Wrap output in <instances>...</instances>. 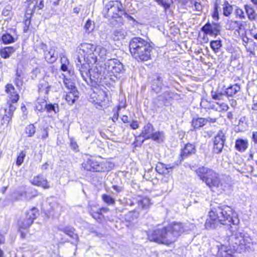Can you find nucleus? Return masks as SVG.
<instances>
[{"label": "nucleus", "instance_id": "nucleus-11", "mask_svg": "<svg viewBox=\"0 0 257 257\" xmlns=\"http://www.w3.org/2000/svg\"><path fill=\"white\" fill-rule=\"evenodd\" d=\"M144 140H152L156 142H162L165 139L164 133L163 131H155L153 125L148 122L143 128L140 134Z\"/></svg>", "mask_w": 257, "mask_h": 257}, {"label": "nucleus", "instance_id": "nucleus-15", "mask_svg": "<svg viewBox=\"0 0 257 257\" xmlns=\"http://www.w3.org/2000/svg\"><path fill=\"white\" fill-rule=\"evenodd\" d=\"M6 93L8 94V99L7 104L9 108L16 109V106L15 105L20 99V95L18 92L15 90L14 86L11 83H8L6 85Z\"/></svg>", "mask_w": 257, "mask_h": 257}, {"label": "nucleus", "instance_id": "nucleus-32", "mask_svg": "<svg viewBox=\"0 0 257 257\" xmlns=\"http://www.w3.org/2000/svg\"><path fill=\"white\" fill-rule=\"evenodd\" d=\"M211 95L212 98L217 101L221 102L227 99L225 94L221 92H218L212 90L211 91Z\"/></svg>", "mask_w": 257, "mask_h": 257}, {"label": "nucleus", "instance_id": "nucleus-54", "mask_svg": "<svg viewBox=\"0 0 257 257\" xmlns=\"http://www.w3.org/2000/svg\"><path fill=\"white\" fill-rule=\"evenodd\" d=\"M194 8L195 10L198 12H200L202 10V6L200 3L196 2L194 4Z\"/></svg>", "mask_w": 257, "mask_h": 257}, {"label": "nucleus", "instance_id": "nucleus-2", "mask_svg": "<svg viewBox=\"0 0 257 257\" xmlns=\"http://www.w3.org/2000/svg\"><path fill=\"white\" fill-rule=\"evenodd\" d=\"M77 51L81 57L78 56L76 66L80 72L86 71L98 61H104L107 54L106 48L89 43L81 44Z\"/></svg>", "mask_w": 257, "mask_h": 257}, {"label": "nucleus", "instance_id": "nucleus-28", "mask_svg": "<svg viewBox=\"0 0 257 257\" xmlns=\"http://www.w3.org/2000/svg\"><path fill=\"white\" fill-rule=\"evenodd\" d=\"M16 51L13 47H6L0 50V56L4 59L9 58Z\"/></svg>", "mask_w": 257, "mask_h": 257}, {"label": "nucleus", "instance_id": "nucleus-34", "mask_svg": "<svg viewBox=\"0 0 257 257\" xmlns=\"http://www.w3.org/2000/svg\"><path fill=\"white\" fill-rule=\"evenodd\" d=\"M26 156L25 151H21L18 153L16 159V164L18 167H20L23 163L24 159Z\"/></svg>", "mask_w": 257, "mask_h": 257}, {"label": "nucleus", "instance_id": "nucleus-17", "mask_svg": "<svg viewBox=\"0 0 257 257\" xmlns=\"http://www.w3.org/2000/svg\"><path fill=\"white\" fill-rule=\"evenodd\" d=\"M196 151V147L194 144L190 143L186 144L184 147L181 149L180 154L179 157V163L181 164L184 159L194 154Z\"/></svg>", "mask_w": 257, "mask_h": 257}, {"label": "nucleus", "instance_id": "nucleus-26", "mask_svg": "<svg viewBox=\"0 0 257 257\" xmlns=\"http://www.w3.org/2000/svg\"><path fill=\"white\" fill-rule=\"evenodd\" d=\"M139 216V212L136 210L129 211L124 215V220L125 222L130 224H132L136 222Z\"/></svg>", "mask_w": 257, "mask_h": 257}, {"label": "nucleus", "instance_id": "nucleus-18", "mask_svg": "<svg viewBox=\"0 0 257 257\" xmlns=\"http://www.w3.org/2000/svg\"><path fill=\"white\" fill-rule=\"evenodd\" d=\"M40 47L43 50L45 58L48 62L53 63L56 60L58 55L55 52V47H52L48 49L46 45L43 43L40 44Z\"/></svg>", "mask_w": 257, "mask_h": 257}, {"label": "nucleus", "instance_id": "nucleus-39", "mask_svg": "<svg viewBox=\"0 0 257 257\" xmlns=\"http://www.w3.org/2000/svg\"><path fill=\"white\" fill-rule=\"evenodd\" d=\"M49 137L48 128L47 127H42L40 129L37 138L41 140H45Z\"/></svg>", "mask_w": 257, "mask_h": 257}, {"label": "nucleus", "instance_id": "nucleus-46", "mask_svg": "<svg viewBox=\"0 0 257 257\" xmlns=\"http://www.w3.org/2000/svg\"><path fill=\"white\" fill-rule=\"evenodd\" d=\"M221 46V43L220 41H212L210 42V47L215 52H217Z\"/></svg>", "mask_w": 257, "mask_h": 257}, {"label": "nucleus", "instance_id": "nucleus-19", "mask_svg": "<svg viewBox=\"0 0 257 257\" xmlns=\"http://www.w3.org/2000/svg\"><path fill=\"white\" fill-rule=\"evenodd\" d=\"M30 183L34 186L41 187L44 189H48L51 187L47 178L41 174L34 176L33 179L30 181Z\"/></svg>", "mask_w": 257, "mask_h": 257}, {"label": "nucleus", "instance_id": "nucleus-20", "mask_svg": "<svg viewBox=\"0 0 257 257\" xmlns=\"http://www.w3.org/2000/svg\"><path fill=\"white\" fill-rule=\"evenodd\" d=\"M201 30L207 35L216 36L219 33L220 27L216 24L207 23L201 28Z\"/></svg>", "mask_w": 257, "mask_h": 257}, {"label": "nucleus", "instance_id": "nucleus-48", "mask_svg": "<svg viewBox=\"0 0 257 257\" xmlns=\"http://www.w3.org/2000/svg\"><path fill=\"white\" fill-rule=\"evenodd\" d=\"M2 15L7 17V19L11 18L12 15L11 7L10 6L6 7L2 12Z\"/></svg>", "mask_w": 257, "mask_h": 257}, {"label": "nucleus", "instance_id": "nucleus-50", "mask_svg": "<svg viewBox=\"0 0 257 257\" xmlns=\"http://www.w3.org/2000/svg\"><path fill=\"white\" fill-rule=\"evenodd\" d=\"M149 204L150 200L147 197H144L142 198L139 202V205L141 206L142 208H145L148 207Z\"/></svg>", "mask_w": 257, "mask_h": 257}, {"label": "nucleus", "instance_id": "nucleus-49", "mask_svg": "<svg viewBox=\"0 0 257 257\" xmlns=\"http://www.w3.org/2000/svg\"><path fill=\"white\" fill-rule=\"evenodd\" d=\"M50 86L48 85V83L41 84L39 86V91L40 92H44L46 94H48L50 90Z\"/></svg>", "mask_w": 257, "mask_h": 257}, {"label": "nucleus", "instance_id": "nucleus-13", "mask_svg": "<svg viewBox=\"0 0 257 257\" xmlns=\"http://www.w3.org/2000/svg\"><path fill=\"white\" fill-rule=\"evenodd\" d=\"M64 84L68 92L63 96V98L69 105H72L78 100L79 93L73 81H64Z\"/></svg>", "mask_w": 257, "mask_h": 257}, {"label": "nucleus", "instance_id": "nucleus-58", "mask_svg": "<svg viewBox=\"0 0 257 257\" xmlns=\"http://www.w3.org/2000/svg\"><path fill=\"white\" fill-rule=\"evenodd\" d=\"M121 119L124 123L128 122V117L126 115H123L121 117Z\"/></svg>", "mask_w": 257, "mask_h": 257}, {"label": "nucleus", "instance_id": "nucleus-3", "mask_svg": "<svg viewBox=\"0 0 257 257\" xmlns=\"http://www.w3.org/2000/svg\"><path fill=\"white\" fill-rule=\"evenodd\" d=\"M185 231L184 225L179 222H174L167 226L156 228L147 233L150 242L169 246L174 243Z\"/></svg>", "mask_w": 257, "mask_h": 257}, {"label": "nucleus", "instance_id": "nucleus-8", "mask_svg": "<svg viewBox=\"0 0 257 257\" xmlns=\"http://www.w3.org/2000/svg\"><path fill=\"white\" fill-rule=\"evenodd\" d=\"M81 165L84 171L91 173L103 172L106 169V164L100 156H90L83 160Z\"/></svg>", "mask_w": 257, "mask_h": 257}, {"label": "nucleus", "instance_id": "nucleus-6", "mask_svg": "<svg viewBox=\"0 0 257 257\" xmlns=\"http://www.w3.org/2000/svg\"><path fill=\"white\" fill-rule=\"evenodd\" d=\"M38 212V209L33 207L26 211L25 218L18 221V230L22 239L26 237L27 234L29 233V228L37 218Z\"/></svg>", "mask_w": 257, "mask_h": 257}, {"label": "nucleus", "instance_id": "nucleus-14", "mask_svg": "<svg viewBox=\"0 0 257 257\" xmlns=\"http://www.w3.org/2000/svg\"><path fill=\"white\" fill-rule=\"evenodd\" d=\"M98 204H92L88 205V211L89 214L93 218L98 222H101L105 219L104 214L110 211L109 209L107 207L101 206L97 207Z\"/></svg>", "mask_w": 257, "mask_h": 257}, {"label": "nucleus", "instance_id": "nucleus-43", "mask_svg": "<svg viewBox=\"0 0 257 257\" xmlns=\"http://www.w3.org/2000/svg\"><path fill=\"white\" fill-rule=\"evenodd\" d=\"M121 106L118 105L113 108L112 111L113 114L112 116L111 117V120H112L113 122H115L116 121L118 120L119 117V113L120 109H121Z\"/></svg>", "mask_w": 257, "mask_h": 257}, {"label": "nucleus", "instance_id": "nucleus-57", "mask_svg": "<svg viewBox=\"0 0 257 257\" xmlns=\"http://www.w3.org/2000/svg\"><path fill=\"white\" fill-rule=\"evenodd\" d=\"M61 64H69V62L67 58L64 56L61 58Z\"/></svg>", "mask_w": 257, "mask_h": 257}, {"label": "nucleus", "instance_id": "nucleus-9", "mask_svg": "<svg viewBox=\"0 0 257 257\" xmlns=\"http://www.w3.org/2000/svg\"><path fill=\"white\" fill-rule=\"evenodd\" d=\"M105 70L103 72L104 79L115 80L119 79L118 75L123 69L122 64L116 59H108L104 64Z\"/></svg>", "mask_w": 257, "mask_h": 257}, {"label": "nucleus", "instance_id": "nucleus-29", "mask_svg": "<svg viewBox=\"0 0 257 257\" xmlns=\"http://www.w3.org/2000/svg\"><path fill=\"white\" fill-rule=\"evenodd\" d=\"M46 104L47 101L45 98H38L35 104V109L40 112H44L45 110Z\"/></svg>", "mask_w": 257, "mask_h": 257}, {"label": "nucleus", "instance_id": "nucleus-51", "mask_svg": "<svg viewBox=\"0 0 257 257\" xmlns=\"http://www.w3.org/2000/svg\"><path fill=\"white\" fill-rule=\"evenodd\" d=\"M113 34L114 35V39L119 40L123 39L124 38V35L123 32L121 31H114L113 32Z\"/></svg>", "mask_w": 257, "mask_h": 257}, {"label": "nucleus", "instance_id": "nucleus-25", "mask_svg": "<svg viewBox=\"0 0 257 257\" xmlns=\"http://www.w3.org/2000/svg\"><path fill=\"white\" fill-rule=\"evenodd\" d=\"M231 252L227 246L222 244L219 247L216 255L217 257H235Z\"/></svg>", "mask_w": 257, "mask_h": 257}, {"label": "nucleus", "instance_id": "nucleus-47", "mask_svg": "<svg viewBox=\"0 0 257 257\" xmlns=\"http://www.w3.org/2000/svg\"><path fill=\"white\" fill-rule=\"evenodd\" d=\"M70 147L74 152H79V146L73 138H70Z\"/></svg>", "mask_w": 257, "mask_h": 257}, {"label": "nucleus", "instance_id": "nucleus-33", "mask_svg": "<svg viewBox=\"0 0 257 257\" xmlns=\"http://www.w3.org/2000/svg\"><path fill=\"white\" fill-rule=\"evenodd\" d=\"M244 8L246 13L248 16V18L250 20H257V15L255 14L254 9L249 6L245 5Z\"/></svg>", "mask_w": 257, "mask_h": 257}, {"label": "nucleus", "instance_id": "nucleus-37", "mask_svg": "<svg viewBox=\"0 0 257 257\" xmlns=\"http://www.w3.org/2000/svg\"><path fill=\"white\" fill-rule=\"evenodd\" d=\"M101 199L105 204L108 205H113L115 202L114 198L106 194H102Z\"/></svg>", "mask_w": 257, "mask_h": 257}, {"label": "nucleus", "instance_id": "nucleus-56", "mask_svg": "<svg viewBox=\"0 0 257 257\" xmlns=\"http://www.w3.org/2000/svg\"><path fill=\"white\" fill-rule=\"evenodd\" d=\"M170 178H171V176L169 174H168L167 176H164L162 178L161 181L164 183H167L169 181Z\"/></svg>", "mask_w": 257, "mask_h": 257}, {"label": "nucleus", "instance_id": "nucleus-5", "mask_svg": "<svg viewBox=\"0 0 257 257\" xmlns=\"http://www.w3.org/2000/svg\"><path fill=\"white\" fill-rule=\"evenodd\" d=\"M130 50L133 57L138 61H146L151 58L152 47L145 39L135 37L130 42Z\"/></svg>", "mask_w": 257, "mask_h": 257}, {"label": "nucleus", "instance_id": "nucleus-55", "mask_svg": "<svg viewBox=\"0 0 257 257\" xmlns=\"http://www.w3.org/2000/svg\"><path fill=\"white\" fill-rule=\"evenodd\" d=\"M251 139L254 144H257V132H253Z\"/></svg>", "mask_w": 257, "mask_h": 257}, {"label": "nucleus", "instance_id": "nucleus-36", "mask_svg": "<svg viewBox=\"0 0 257 257\" xmlns=\"http://www.w3.org/2000/svg\"><path fill=\"white\" fill-rule=\"evenodd\" d=\"M232 6L230 5L228 2L225 1L223 4V14L226 16H229L232 12Z\"/></svg>", "mask_w": 257, "mask_h": 257}, {"label": "nucleus", "instance_id": "nucleus-22", "mask_svg": "<svg viewBox=\"0 0 257 257\" xmlns=\"http://www.w3.org/2000/svg\"><path fill=\"white\" fill-rule=\"evenodd\" d=\"M243 45L247 52H249L251 55H255V50L257 49L255 42L252 40L246 38L243 39Z\"/></svg>", "mask_w": 257, "mask_h": 257}, {"label": "nucleus", "instance_id": "nucleus-12", "mask_svg": "<svg viewBox=\"0 0 257 257\" xmlns=\"http://www.w3.org/2000/svg\"><path fill=\"white\" fill-rule=\"evenodd\" d=\"M249 243L247 238L241 233H236L230 238V247L235 252L245 251L249 247Z\"/></svg>", "mask_w": 257, "mask_h": 257}, {"label": "nucleus", "instance_id": "nucleus-31", "mask_svg": "<svg viewBox=\"0 0 257 257\" xmlns=\"http://www.w3.org/2000/svg\"><path fill=\"white\" fill-rule=\"evenodd\" d=\"M240 90V86L237 84H234L227 87L226 88L225 93L227 96H231L234 95Z\"/></svg>", "mask_w": 257, "mask_h": 257}, {"label": "nucleus", "instance_id": "nucleus-27", "mask_svg": "<svg viewBox=\"0 0 257 257\" xmlns=\"http://www.w3.org/2000/svg\"><path fill=\"white\" fill-rule=\"evenodd\" d=\"M241 26L242 24L240 22L232 20H228L225 25L227 29L236 31L240 30Z\"/></svg>", "mask_w": 257, "mask_h": 257}, {"label": "nucleus", "instance_id": "nucleus-7", "mask_svg": "<svg viewBox=\"0 0 257 257\" xmlns=\"http://www.w3.org/2000/svg\"><path fill=\"white\" fill-rule=\"evenodd\" d=\"M102 81H90V85L92 92L90 98L92 102L98 105H102L108 101V90L106 87L101 84Z\"/></svg>", "mask_w": 257, "mask_h": 257}, {"label": "nucleus", "instance_id": "nucleus-21", "mask_svg": "<svg viewBox=\"0 0 257 257\" xmlns=\"http://www.w3.org/2000/svg\"><path fill=\"white\" fill-rule=\"evenodd\" d=\"M249 146L248 141L247 139L237 138L235 141L234 148L240 153L245 152Z\"/></svg>", "mask_w": 257, "mask_h": 257}, {"label": "nucleus", "instance_id": "nucleus-24", "mask_svg": "<svg viewBox=\"0 0 257 257\" xmlns=\"http://www.w3.org/2000/svg\"><path fill=\"white\" fill-rule=\"evenodd\" d=\"M207 122V119L203 117L193 118L191 126L193 130H196L205 125Z\"/></svg>", "mask_w": 257, "mask_h": 257}, {"label": "nucleus", "instance_id": "nucleus-62", "mask_svg": "<svg viewBox=\"0 0 257 257\" xmlns=\"http://www.w3.org/2000/svg\"><path fill=\"white\" fill-rule=\"evenodd\" d=\"M112 188L116 191L117 193H119L121 191V188L117 185H114L112 186Z\"/></svg>", "mask_w": 257, "mask_h": 257}, {"label": "nucleus", "instance_id": "nucleus-59", "mask_svg": "<svg viewBox=\"0 0 257 257\" xmlns=\"http://www.w3.org/2000/svg\"><path fill=\"white\" fill-rule=\"evenodd\" d=\"M49 167V164L47 162L44 163L41 167V169L42 171L47 170Z\"/></svg>", "mask_w": 257, "mask_h": 257}, {"label": "nucleus", "instance_id": "nucleus-10", "mask_svg": "<svg viewBox=\"0 0 257 257\" xmlns=\"http://www.w3.org/2000/svg\"><path fill=\"white\" fill-rule=\"evenodd\" d=\"M103 13L104 17L108 20L121 17L123 15L130 19L133 20L131 16L125 14L121 4L118 1H110L105 6Z\"/></svg>", "mask_w": 257, "mask_h": 257}, {"label": "nucleus", "instance_id": "nucleus-45", "mask_svg": "<svg viewBox=\"0 0 257 257\" xmlns=\"http://www.w3.org/2000/svg\"><path fill=\"white\" fill-rule=\"evenodd\" d=\"M3 42L6 44L11 43L14 42V38L9 34H6L2 36Z\"/></svg>", "mask_w": 257, "mask_h": 257}, {"label": "nucleus", "instance_id": "nucleus-63", "mask_svg": "<svg viewBox=\"0 0 257 257\" xmlns=\"http://www.w3.org/2000/svg\"><path fill=\"white\" fill-rule=\"evenodd\" d=\"M251 109L254 111H257V101L252 103Z\"/></svg>", "mask_w": 257, "mask_h": 257}, {"label": "nucleus", "instance_id": "nucleus-16", "mask_svg": "<svg viewBox=\"0 0 257 257\" xmlns=\"http://www.w3.org/2000/svg\"><path fill=\"white\" fill-rule=\"evenodd\" d=\"M225 142V134L222 130H219L214 138L213 152L216 154L221 153L224 147Z\"/></svg>", "mask_w": 257, "mask_h": 257}, {"label": "nucleus", "instance_id": "nucleus-23", "mask_svg": "<svg viewBox=\"0 0 257 257\" xmlns=\"http://www.w3.org/2000/svg\"><path fill=\"white\" fill-rule=\"evenodd\" d=\"M15 110L16 109H14L12 107V108L8 107V111L6 109L5 113L4 114L1 119V125H8L10 122L12 121V117L13 116L14 112Z\"/></svg>", "mask_w": 257, "mask_h": 257}, {"label": "nucleus", "instance_id": "nucleus-53", "mask_svg": "<svg viewBox=\"0 0 257 257\" xmlns=\"http://www.w3.org/2000/svg\"><path fill=\"white\" fill-rule=\"evenodd\" d=\"M130 126L133 130H136L140 127V125L137 120H133L130 124Z\"/></svg>", "mask_w": 257, "mask_h": 257}, {"label": "nucleus", "instance_id": "nucleus-1", "mask_svg": "<svg viewBox=\"0 0 257 257\" xmlns=\"http://www.w3.org/2000/svg\"><path fill=\"white\" fill-rule=\"evenodd\" d=\"M239 219L237 213L230 206L223 205L211 209L205 222L206 229H214L222 225L230 229L232 225H237Z\"/></svg>", "mask_w": 257, "mask_h": 257}, {"label": "nucleus", "instance_id": "nucleus-35", "mask_svg": "<svg viewBox=\"0 0 257 257\" xmlns=\"http://www.w3.org/2000/svg\"><path fill=\"white\" fill-rule=\"evenodd\" d=\"M36 128L33 123H30L25 128V133L28 137H33L35 134Z\"/></svg>", "mask_w": 257, "mask_h": 257}, {"label": "nucleus", "instance_id": "nucleus-42", "mask_svg": "<svg viewBox=\"0 0 257 257\" xmlns=\"http://www.w3.org/2000/svg\"><path fill=\"white\" fill-rule=\"evenodd\" d=\"M45 110L47 112L53 111L55 113H57L59 112V105L57 103H47Z\"/></svg>", "mask_w": 257, "mask_h": 257}, {"label": "nucleus", "instance_id": "nucleus-40", "mask_svg": "<svg viewBox=\"0 0 257 257\" xmlns=\"http://www.w3.org/2000/svg\"><path fill=\"white\" fill-rule=\"evenodd\" d=\"M68 65H69V64H61V69L63 71H64L65 72V73L62 74V75L63 76V77L62 79L63 80H70L71 79H72L71 78L68 77V76L67 75V74L70 73V71H67ZM72 79H73V78H72Z\"/></svg>", "mask_w": 257, "mask_h": 257}, {"label": "nucleus", "instance_id": "nucleus-52", "mask_svg": "<svg viewBox=\"0 0 257 257\" xmlns=\"http://www.w3.org/2000/svg\"><path fill=\"white\" fill-rule=\"evenodd\" d=\"M235 14L236 16L239 17L240 19H244L245 17L244 12L240 8L236 9Z\"/></svg>", "mask_w": 257, "mask_h": 257}, {"label": "nucleus", "instance_id": "nucleus-60", "mask_svg": "<svg viewBox=\"0 0 257 257\" xmlns=\"http://www.w3.org/2000/svg\"><path fill=\"white\" fill-rule=\"evenodd\" d=\"M5 242V236L4 234L0 233V245L3 244Z\"/></svg>", "mask_w": 257, "mask_h": 257}, {"label": "nucleus", "instance_id": "nucleus-4", "mask_svg": "<svg viewBox=\"0 0 257 257\" xmlns=\"http://www.w3.org/2000/svg\"><path fill=\"white\" fill-rule=\"evenodd\" d=\"M195 172L199 178L212 192L220 194L232 189V186L230 182L222 180L219 174L211 169L201 167L198 168Z\"/></svg>", "mask_w": 257, "mask_h": 257}, {"label": "nucleus", "instance_id": "nucleus-38", "mask_svg": "<svg viewBox=\"0 0 257 257\" xmlns=\"http://www.w3.org/2000/svg\"><path fill=\"white\" fill-rule=\"evenodd\" d=\"M227 99L222 101H216V104L218 106V111L220 112L226 111L229 106L227 103Z\"/></svg>", "mask_w": 257, "mask_h": 257}, {"label": "nucleus", "instance_id": "nucleus-30", "mask_svg": "<svg viewBox=\"0 0 257 257\" xmlns=\"http://www.w3.org/2000/svg\"><path fill=\"white\" fill-rule=\"evenodd\" d=\"M173 168V167H168L166 164L159 162L157 164L155 170L158 173L164 174L169 172L168 169H172Z\"/></svg>", "mask_w": 257, "mask_h": 257}, {"label": "nucleus", "instance_id": "nucleus-41", "mask_svg": "<svg viewBox=\"0 0 257 257\" xmlns=\"http://www.w3.org/2000/svg\"><path fill=\"white\" fill-rule=\"evenodd\" d=\"M95 28L94 23L90 20H88L84 27L85 32L89 34L92 32Z\"/></svg>", "mask_w": 257, "mask_h": 257}, {"label": "nucleus", "instance_id": "nucleus-64", "mask_svg": "<svg viewBox=\"0 0 257 257\" xmlns=\"http://www.w3.org/2000/svg\"><path fill=\"white\" fill-rule=\"evenodd\" d=\"M37 7L39 10L42 9L43 8V7H44L43 1H41L40 2L39 4L37 6Z\"/></svg>", "mask_w": 257, "mask_h": 257}, {"label": "nucleus", "instance_id": "nucleus-61", "mask_svg": "<svg viewBox=\"0 0 257 257\" xmlns=\"http://www.w3.org/2000/svg\"><path fill=\"white\" fill-rule=\"evenodd\" d=\"M14 257H25L23 252L21 251H17Z\"/></svg>", "mask_w": 257, "mask_h": 257}, {"label": "nucleus", "instance_id": "nucleus-44", "mask_svg": "<svg viewBox=\"0 0 257 257\" xmlns=\"http://www.w3.org/2000/svg\"><path fill=\"white\" fill-rule=\"evenodd\" d=\"M61 231L72 238H74L75 235L74 233L75 229L72 227L66 226L62 229Z\"/></svg>", "mask_w": 257, "mask_h": 257}]
</instances>
